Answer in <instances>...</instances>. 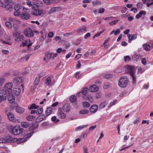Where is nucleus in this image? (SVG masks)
I'll use <instances>...</instances> for the list:
<instances>
[{
    "label": "nucleus",
    "instance_id": "nucleus-17",
    "mask_svg": "<svg viewBox=\"0 0 153 153\" xmlns=\"http://www.w3.org/2000/svg\"><path fill=\"white\" fill-rule=\"evenodd\" d=\"M61 10V8L59 7H52L49 10L48 13L51 14L60 11Z\"/></svg>",
    "mask_w": 153,
    "mask_h": 153
},
{
    "label": "nucleus",
    "instance_id": "nucleus-42",
    "mask_svg": "<svg viewBox=\"0 0 153 153\" xmlns=\"http://www.w3.org/2000/svg\"><path fill=\"white\" fill-rule=\"evenodd\" d=\"M87 126V125H82L76 127L75 129V131L80 130L83 128Z\"/></svg>",
    "mask_w": 153,
    "mask_h": 153
},
{
    "label": "nucleus",
    "instance_id": "nucleus-7",
    "mask_svg": "<svg viewBox=\"0 0 153 153\" xmlns=\"http://www.w3.org/2000/svg\"><path fill=\"white\" fill-rule=\"evenodd\" d=\"M24 85L23 84H21L20 85L16 86L13 88V93L16 95H19L22 91L24 90Z\"/></svg>",
    "mask_w": 153,
    "mask_h": 153
},
{
    "label": "nucleus",
    "instance_id": "nucleus-34",
    "mask_svg": "<svg viewBox=\"0 0 153 153\" xmlns=\"http://www.w3.org/2000/svg\"><path fill=\"white\" fill-rule=\"evenodd\" d=\"M108 102L107 101H104L101 103L99 105V108L102 109L105 108L108 104Z\"/></svg>",
    "mask_w": 153,
    "mask_h": 153
},
{
    "label": "nucleus",
    "instance_id": "nucleus-45",
    "mask_svg": "<svg viewBox=\"0 0 153 153\" xmlns=\"http://www.w3.org/2000/svg\"><path fill=\"white\" fill-rule=\"evenodd\" d=\"M143 46L144 50L146 51H148L150 50L151 47L149 45L144 44Z\"/></svg>",
    "mask_w": 153,
    "mask_h": 153
},
{
    "label": "nucleus",
    "instance_id": "nucleus-48",
    "mask_svg": "<svg viewBox=\"0 0 153 153\" xmlns=\"http://www.w3.org/2000/svg\"><path fill=\"white\" fill-rule=\"evenodd\" d=\"M13 4H11L9 5L4 8H5L7 11H11L13 10Z\"/></svg>",
    "mask_w": 153,
    "mask_h": 153
},
{
    "label": "nucleus",
    "instance_id": "nucleus-57",
    "mask_svg": "<svg viewBox=\"0 0 153 153\" xmlns=\"http://www.w3.org/2000/svg\"><path fill=\"white\" fill-rule=\"evenodd\" d=\"M20 33L18 31H14L13 33V36L14 37H17L20 35Z\"/></svg>",
    "mask_w": 153,
    "mask_h": 153
},
{
    "label": "nucleus",
    "instance_id": "nucleus-27",
    "mask_svg": "<svg viewBox=\"0 0 153 153\" xmlns=\"http://www.w3.org/2000/svg\"><path fill=\"white\" fill-rule=\"evenodd\" d=\"M57 115L60 118L62 119L65 118L66 116V114L65 113L59 109V112L57 113Z\"/></svg>",
    "mask_w": 153,
    "mask_h": 153
},
{
    "label": "nucleus",
    "instance_id": "nucleus-12",
    "mask_svg": "<svg viewBox=\"0 0 153 153\" xmlns=\"http://www.w3.org/2000/svg\"><path fill=\"white\" fill-rule=\"evenodd\" d=\"M7 98V96L5 92L3 91H0V103L6 100Z\"/></svg>",
    "mask_w": 153,
    "mask_h": 153
},
{
    "label": "nucleus",
    "instance_id": "nucleus-5",
    "mask_svg": "<svg viewBox=\"0 0 153 153\" xmlns=\"http://www.w3.org/2000/svg\"><path fill=\"white\" fill-rule=\"evenodd\" d=\"M129 82L128 78L125 76L121 77L118 82V85L121 88H125L128 85Z\"/></svg>",
    "mask_w": 153,
    "mask_h": 153
},
{
    "label": "nucleus",
    "instance_id": "nucleus-3",
    "mask_svg": "<svg viewBox=\"0 0 153 153\" xmlns=\"http://www.w3.org/2000/svg\"><path fill=\"white\" fill-rule=\"evenodd\" d=\"M23 131L20 125H16L14 126H11L10 129V132L12 134L17 135L21 134Z\"/></svg>",
    "mask_w": 153,
    "mask_h": 153
},
{
    "label": "nucleus",
    "instance_id": "nucleus-9",
    "mask_svg": "<svg viewBox=\"0 0 153 153\" xmlns=\"http://www.w3.org/2000/svg\"><path fill=\"white\" fill-rule=\"evenodd\" d=\"M4 143H12L16 142L15 138H14L13 136L10 135H7L4 138Z\"/></svg>",
    "mask_w": 153,
    "mask_h": 153
},
{
    "label": "nucleus",
    "instance_id": "nucleus-4",
    "mask_svg": "<svg viewBox=\"0 0 153 153\" xmlns=\"http://www.w3.org/2000/svg\"><path fill=\"white\" fill-rule=\"evenodd\" d=\"M126 68L125 70L127 71V74H129L132 77V83L134 84L136 82V78L134 74L136 72V70L134 68Z\"/></svg>",
    "mask_w": 153,
    "mask_h": 153
},
{
    "label": "nucleus",
    "instance_id": "nucleus-16",
    "mask_svg": "<svg viewBox=\"0 0 153 153\" xmlns=\"http://www.w3.org/2000/svg\"><path fill=\"white\" fill-rule=\"evenodd\" d=\"M21 24V22L19 20L13 19V26L14 28L16 30L18 29Z\"/></svg>",
    "mask_w": 153,
    "mask_h": 153
},
{
    "label": "nucleus",
    "instance_id": "nucleus-44",
    "mask_svg": "<svg viewBox=\"0 0 153 153\" xmlns=\"http://www.w3.org/2000/svg\"><path fill=\"white\" fill-rule=\"evenodd\" d=\"M43 109L42 108H40L36 110V114H42L43 112Z\"/></svg>",
    "mask_w": 153,
    "mask_h": 153
},
{
    "label": "nucleus",
    "instance_id": "nucleus-25",
    "mask_svg": "<svg viewBox=\"0 0 153 153\" xmlns=\"http://www.w3.org/2000/svg\"><path fill=\"white\" fill-rule=\"evenodd\" d=\"M98 109V106L97 105H94L91 107L90 109V111L91 113H95L97 111Z\"/></svg>",
    "mask_w": 153,
    "mask_h": 153
},
{
    "label": "nucleus",
    "instance_id": "nucleus-61",
    "mask_svg": "<svg viewBox=\"0 0 153 153\" xmlns=\"http://www.w3.org/2000/svg\"><path fill=\"white\" fill-rule=\"evenodd\" d=\"M113 76V75L111 74H106L105 76V78L108 79L112 78Z\"/></svg>",
    "mask_w": 153,
    "mask_h": 153
},
{
    "label": "nucleus",
    "instance_id": "nucleus-50",
    "mask_svg": "<svg viewBox=\"0 0 153 153\" xmlns=\"http://www.w3.org/2000/svg\"><path fill=\"white\" fill-rule=\"evenodd\" d=\"M88 89V88L87 87L83 88L82 91H81V93L83 95H85L87 93Z\"/></svg>",
    "mask_w": 153,
    "mask_h": 153
},
{
    "label": "nucleus",
    "instance_id": "nucleus-40",
    "mask_svg": "<svg viewBox=\"0 0 153 153\" xmlns=\"http://www.w3.org/2000/svg\"><path fill=\"white\" fill-rule=\"evenodd\" d=\"M39 108V106L36 105L35 104L33 103L31 105L29 106L28 107V108L29 109H37Z\"/></svg>",
    "mask_w": 153,
    "mask_h": 153
},
{
    "label": "nucleus",
    "instance_id": "nucleus-43",
    "mask_svg": "<svg viewBox=\"0 0 153 153\" xmlns=\"http://www.w3.org/2000/svg\"><path fill=\"white\" fill-rule=\"evenodd\" d=\"M70 100L71 102H74L76 100V97L74 95H72L70 98Z\"/></svg>",
    "mask_w": 153,
    "mask_h": 153
},
{
    "label": "nucleus",
    "instance_id": "nucleus-56",
    "mask_svg": "<svg viewBox=\"0 0 153 153\" xmlns=\"http://www.w3.org/2000/svg\"><path fill=\"white\" fill-rule=\"evenodd\" d=\"M82 105L84 107L88 108L90 106V104L87 102H84L82 103Z\"/></svg>",
    "mask_w": 153,
    "mask_h": 153
},
{
    "label": "nucleus",
    "instance_id": "nucleus-11",
    "mask_svg": "<svg viewBox=\"0 0 153 153\" xmlns=\"http://www.w3.org/2000/svg\"><path fill=\"white\" fill-rule=\"evenodd\" d=\"M33 44V42L30 39H28L22 42L20 45V46L24 47L26 46L28 48H29Z\"/></svg>",
    "mask_w": 153,
    "mask_h": 153
},
{
    "label": "nucleus",
    "instance_id": "nucleus-2",
    "mask_svg": "<svg viewBox=\"0 0 153 153\" xmlns=\"http://www.w3.org/2000/svg\"><path fill=\"white\" fill-rule=\"evenodd\" d=\"M36 5L33 4L32 9L33 10L31 12V14L35 16H43L46 14V12L41 9H39Z\"/></svg>",
    "mask_w": 153,
    "mask_h": 153
},
{
    "label": "nucleus",
    "instance_id": "nucleus-64",
    "mask_svg": "<svg viewBox=\"0 0 153 153\" xmlns=\"http://www.w3.org/2000/svg\"><path fill=\"white\" fill-rule=\"evenodd\" d=\"M143 5V4L141 2H139L137 4V8L140 9H142Z\"/></svg>",
    "mask_w": 153,
    "mask_h": 153
},
{
    "label": "nucleus",
    "instance_id": "nucleus-19",
    "mask_svg": "<svg viewBox=\"0 0 153 153\" xmlns=\"http://www.w3.org/2000/svg\"><path fill=\"white\" fill-rule=\"evenodd\" d=\"M8 118L9 120L13 123H16L17 120L14 114L12 113L8 114L7 115Z\"/></svg>",
    "mask_w": 153,
    "mask_h": 153
},
{
    "label": "nucleus",
    "instance_id": "nucleus-51",
    "mask_svg": "<svg viewBox=\"0 0 153 153\" xmlns=\"http://www.w3.org/2000/svg\"><path fill=\"white\" fill-rule=\"evenodd\" d=\"M117 102V100H114L112 102H111L108 105V107H111L112 106L115 105Z\"/></svg>",
    "mask_w": 153,
    "mask_h": 153
},
{
    "label": "nucleus",
    "instance_id": "nucleus-49",
    "mask_svg": "<svg viewBox=\"0 0 153 153\" xmlns=\"http://www.w3.org/2000/svg\"><path fill=\"white\" fill-rule=\"evenodd\" d=\"M144 68H138L137 73L139 74L143 73L146 70Z\"/></svg>",
    "mask_w": 153,
    "mask_h": 153
},
{
    "label": "nucleus",
    "instance_id": "nucleus-22",
    "mask_svg": "<svg viewBox=\"0 0 153 153\" xmlns=\"http://www.w3.org/2000/svg\"><path fill=\"white\" fill-rule=\"evenodd\" d=\"M87 31V28L85 26H83L78 28L77 30V32L79 33H85Z\"/></svg>",
    "mask_w": 153,
    "mask_h": 153
},
{
    "label": "nucleus",
    "instance_id": "nucleus-13",
    "mask_svg": "<svg viewBox=\"0 0 153 153\" xmlns=\"http://www.w3.org/2000/svg\"><path fill=\"white\" fill-rule=\"evenodd\" d=\"M13 19L11 17L8 18V21H6L5 22V26L8 29H11L12 27V25L11 22L13 23Z\"/></svg>",
    "mask_w": 153,
    "mask_h": 153
},
{
    "label": "nucleus",
    "instance_id": "nucleus-38",
    "mask_svg": "<svg viewBox=\"0 0 153 153\" xmlns=\"http://www.w3.org/2000/svg\"><path fill=\"white\" fill-rule=\"evenodd\" d=\"M16 111L17 113L21 114L24 112L25 109L22 108L17 106V108H16Z\"/></svg>",
    "mask_w": 153,
    "mask_h": 153
},
{
    "label": "nucleus",
    "instance_id": "nucleus-60",
    "mask_svg": "<svg viewBox=\"0 0 153 153\" xmlns=\"http://www.w3.org/2000/svg\"><path fill=\"white\" fill-rule=\"evenodd\" d=\"M93 4L95 6L99 5L101 4L100 1L98 0L94 1L93 2Z\"/></svg>",
    "mask_w": 153,
    "mask_h": 153
},
{
    "label": "nucleus",
    "instance_id": "nucleus-15",
    "mask_svg": "<svg viewBox=\"0 0 153 153\" xmlns=\"http://www.w3.org/2000/svg\"><path fill=\"white\" fill-rule=\"evenodd\" d=\"M23 81V78L22 76H17L15 77L13 80L14 83L19 84Z\"/></svg>",
    "mask_w": 153,
    "mask_h": 153
},
{
    "label": "nucleus",
    "instance_id": "nucleus-41",
    "mask_svg": "<svg viewBox=\"0 0 153 153\" xmlns=\"http://www.w3.org/2000/svg\"><path fill=\"white\" fill-rule=\"evenodd\" d=\"M51 78L50 77H47L45 80V83L49 86H51L52 85L51 83Z\"/></svg>",
    "mask_w": 153,
    "mask_h": 153
},
{
    "label": "nucleus",
    "instance_id": "nucleus-59",
    "mask_svg": "<svg viewBox=\"0 0 153 153\" xmlns=\"http://www.w3.org/2000/svg\"><path fill=\"white\" fill-rule=\"evenodd\" d=\"M52 120L54 123H56L59 121V120L57 119L56 117L55 116L51 118Z\"/></svg>",
    "mask_w": 153,
    "mask_h": 153
},
{
    "label": "nucleus",
    "instance_id": "nucleus-52",
    "mask_svg": "<svg viewBox=\"0 0 153 153\" xmlns=\"http://www.w3.org/2000/svg\"><path fill=\"white\" fill-rule=\"evenodd\" d=\"M85 100H88L90 102H93L94 100L92 96L91 95H88L86 98H85Z\"/></svg>",
    "mask_w": 153,
    "mask_h": 153
},
{
    "label": "nucleus",
    "instance_id": "nucleus-33",
    "mask_svg": "<svg viewBox=\"0 0 153 153\" xmlns=\"http://www.w3.org/2000/svg\"><path fill=\"white\" fill-rule=\"evenodd\" d=\"M4 4L5 6L3 7H5L9 5L13 4V2L12 0H4Z\"/></svg>",
    "mask_w": 153,
    "mask_h": 153
},
{
    "label": "nucleus",
    "instance_id": "nucleus-53",
    "mask_svg": "<svg viewBox=\"0 0 153 153\" xmlns=\"http://www.w3.org/2000/svg\"><path fill=\"white\" fill-rule=\"evenodd\" d=\"M131 60V57L128 56H127L124 57V60L126 62H128Z\"/></svg>",
    "mask_w": 153,
    "mask_h": 153
},
{
    "label": "nucleus",
    "instance_id": "nucleus-18",
    "mask_svg": "<svg viewBox=\"0 0 153 153\" xmlns=\"http://www.w3.org/2000/svg\"><path fill=\"white\" fill-rule=\"evenodd\" d=\"M126 68H116L114 70V72L116 74L120 73L124 71L125 73L127 74L126 71L125 70Z\"/></svg>",
    "mask_w": 153,
    "mask_h": 153
},
{
    "label": "nucleus",
    "instance_id": "nucleus-28",
    "mask_svg": "<svg viewBox=\"0 0 153 153\" xmlns=\"http://www.w3.org/2000/svg\"><path fill=\"white\" fill-rule=\"evenodd\" d=\"M63 109L66 112H69L71 110V107L68 103H65L63 106Z\"/></svg>",
    "mask_w": 153,
    "mask_h": 153
},
{
    "label": "nucleus",
    "instance_id": "nucleus-30",
    "mask_svg": "<svg viewBox=\"0 0 153 153\" xmlns=\"http://www.w3.org/2000/svg\"><path fill=\"white\" fill-rule=\"evenodd\" d=\"M24 36L23 35H20L16 37L15 39V41L19 42L22 41L24 40Z\"/></svg>",
    "mask_w": 153,
    "mask_h": 153
},
{
    "label": "nucleus",
    "instance_id": "nucleus-8",
    "mask_svg": "<svg viewBox=\"0 0 153 153\" xmlns=\"http://www.w3.org/2000/svg\"><path fill=\"white\" fill-rule=\"evenodd\" d=\"M22 5L19 4H16L14 7V9L15 12L14 13V15L15 16H20L21 15V10L22 9Z\"/></svg>",
    "mask_w": 153,
    "mask_h": 153
},
{
    "label": "nucleus",
    "instance_id": "nucleus-37",
    "mask_svg": "<svg viewBox=\"0 0 153 153\" xmlns=\"http://www.w3.org/2000/svg\"><path fill=\"white\" fill-rule=\"evenodd\" d=\"M22 127L25 128H27L30 126L29 123L26 122H22L21 123Z\"/></svg>",
    "mask_w": 153,
    "mask_h": 153
},
{
    "label": "nucleus",
    "instance_id": "nucleus-10",
    "mask_svg": "<svg viewBox=\"0 0 153 153\" xmlns=\"http://www.w3.org/2000/svg\"><path fill=\"white\" fill-rule=\"evenodd\" d=\"M24 34L27 37H32L34 35V32L30 28L26 29L24 31Z\"/></svg>",
    "mask_w": 153,
    "mask_h": 153
},
{
    "label": "nucleus",
    "instance_id": "nucleus-31",
    "mask_svg": "<svg viewBox=\"0 0 153 153\" xmlns=\"http://www.w3.org/2000/svg\"><path fill=\"white\" fill-rule=\"evenodd\" d=\"M53 111V109L52 108L50 107H49L45 111V114H46V115L47 116H49V115L51 114L52 113Z\"/></svg>",
    "mask_w": 153,
    "mask_h": 153
},
{
    "label": "nucleus",
    "instance_id": "nucleus-23",
    "mask_svg": "<svg viewBox=\"0 0 153 153\" xmlns=\"http://www.w3.org/2000/svg\"><path fill=\"white\" fill-rule=\"evenodd\" d=\"M5 128V123L0 122V134H2L4 132Z\"/></svg>",
    "mask_w": 153,
    "mask_h": 153
},
{
    "label": "nucleus",
    "instance_id": "nucleus-35",
    "mask_svg": "<svg viewBox=\"0 0 153 153\" xmlns=\"http://www.w3.org/2000/svg\"><path fill=\"white\" fill-rule=\"evenodd\" d=\"M110 38L109 37H107L104 41L103 45L104 46V48L106 49L108 46V45L107 44V43L110 40Z\"/></svg>",
    "mask_w": 153,
    "mask_h": 153
},
{
    "label": "nucleus",
    "instance_id": "nucleus-29",
    "mask_svg": "<svg viewBox=\"0 0 153 153\" xmlns=\"http://www.w3.org/2000/svg\"><path fill=\"white\" fill-rule=\"evenodd\" d=\"M46 116L44 114H43L39 116L36 119V122H39L43 120L45 118Z\"/></svg>",
    "mask_w": 153,
    "mask_h": 153
},
{
    "label": "nucleus",
    "instance_id": "nucleus-6",
    "mask_svg": "<svg viewBox=\"0 0 153 153\" xmlns=\"http://www.w3.org/2000/svg\"><path fill=\"white\" fill-rule=\"evenodd\" d=\"M33 133L31 132L25 135L23 138H20L19 139L16 138V142L18 144H21L26 142L27 139L30 138L33 134Z\"/></svg>",
    "mask_w": 153,
    "mask_h": 153
},
{
    "label": "nucleus",
    "instance_id": "nucleus-55",
    "mask_svg": "<svg viewBox=\"0 0 153 153\" xmlns=\"http://www.w3.org/2000/svg\"><path fill=\"white\" fill-rule=\"evenodd\" d=\"M110 85L109 83L108 82L105 83L103 86V88L104 89H107L110 88Z\"/></svg>",
    "mask_w": 153,
    "mask_h": 153
},
{
    "label": "nucleus",
    "instance_id": "nucleus-54",
    "mask_svg": "<svg viewBox=\"0 0 153 153\" xmlns=\"http://www.w3.org/2000/svg\"><path fill=\"white\" fill-rule=\"evenodd\" d=\"M88 111L87 110H81L79 111V113L81 114H85L88 113Z\"/></svg>",
    "mask_w": 153,
    "mask_h": 153
},
{
    "label": "nucleus",
    "instance_id": "nucleus-46",
    "mask_svg": "<svg viewBox=\"0 0 153 153\" xmlns=\"http://www.w3.org/2000/svg\"><path fill=\"white\" fill-rule=\"evenodd\" d=\"M35 117L30 115L27 116L26 117V119L28 120L32 121L35 120Z\"/></svg>",
    "mask_w": 153,
    "mask_h": 153
},
{
    "label": "nucleus",
    "instance_id": "nucleus-24",
    "mask_svg": "<svg viewBox=\"0 0 153 153\" xmlns=\"http://www.w3.org/2000/svg\"><path fill=\"white\" fill-rule=\"evenodd\" d=\"M52 54L51 53H47L45 54L43 59V60L45 62H48L51 59Z\"/></svg>",
    "mask_w": 153,
    "mask_h": 153
},
{
    "label": "nucleus",
    "instance_id": "nucleus-36",
    "mask_svg": "<svg viewBox=\"0 0 153 153\" xmlns=\"http://www.w3.org/2000/svg\"><path fill=\"white\" fill-rule=\"evenodd\" d=\"M41 77V76L39 74L38 75L35 79L33 84L34 85H38L39 84Z\"/></svg>",
    "mask_w": 153,
    "mask_h": 153
},
{
    "label": "nucleus",
    "instance_id": "nucleus-20",
    "mask_svg": "<svg viewBox=\"0 0 153 153\" xmlns=\"http://www.w3.org/2000/svg\"><path fill=\"white\" fill-rule=\"evenodd\" d=\"M20 16L21 18L25 19H28L30 17V14L27 12L22 13Z\"/></svg>",
    "mask_w": 153,
    "mask_h": 153
},
{
    "label": "nucleus",
    "instance_id": "nucleus-39",
    "mask_svg": "<svg viewBox=\"0 0 153 153\" xmlns=\"http://www.w3.org/2000/svg\"><path fill=\"white\" fill-rule=\"evenodd\" d=\"M9 102L11 104L10 105V106L12 109H16V108H17V106H18L17 104L15 102V101L12 102Z\"/></svg>",
    "mask_w": 153,
    "mask_h": 153
},
{
    "label": "nucleus",
    "instance_id": "nucleus-47",
    "mask_svg": "<svg viewBox=\"0 0 153 153\" xmlns=\"http://www.w3.org/2000/svg\"><path fill=\"white\" fill-rule=\"evenodd\" d=\"M5 80V79L4 77H0V88L3 86Z\"/></svg>",
    "mask_w": 153,
    "mask_h": 153
},
{
    "label": "nucleus",
    "instance_id": "nucleus-21",
    "mask_svg": "<svg viewBox=\"0 0 153 153\" xmlns=\"http://www.w3.org/2000/svg\"><path fill=\"white\" fill-rule=\"evenodd\" d=\"M98 90V87L94 85H93L90 86L89 88V90L91 92H95Z\"/></svg>",
    "mask_w": 153,
    "mask_h": 153
},
{
    "label": "nucleus",
    "instance_id": "nucleus-62",
    "mask_svg": "<svg viewBox=\"0 0 153 153\" xmlns=\"http://www.w3.org/2000/svg\"><path fill=\"white\" fill-rule=\"evenodd\" d=\"M26 4L29 7H32L33 6V4H32L31 1L30 0H27Z\"/></svg>",
    "mask_w": 153,
    "mask_h": 153
},
{
    "label": "nucleus",
    "instance_id": "nucleus-32",
    "mask_svg": "<svg viewBox=\"0 0 153 153\" xmlns=\"http://www.w3.org/2000/svg\"><path fill=\"white\" fill-rule=\"evenodd\" d=\"M146 14V12L143 10H141L139 13L137 14L135 16V17L137 19H138L141 17L143 15H145Z\"/></svg>",
    "mask_w": 153,
    "mask_h": 153
},
{
    "label": "nucleus",
    "instance_id": "nucleus-1",
    "mask_svg": "<svg viewBox=\"0 0 153 153\" xmlns=\"http://www.w3.org/2000/svg\"><path fill=\"white\" fill-rule=\"evenodd\" d=\"M13 86V84L12 82H8L4 85V89H0V91H3L5 92L7 96L8 100L10 102H12L15 101V97L12 92Z\"/></svg>",
    "mask_w": 153,
    "mask_h": 153
},
{
    "label": "nucleus",
    "instance_id": "nucleus-26",
    "mask_svg": "<svg viewBox=\"0 0 153 153\" xmlns=\"http://www.w3.org/2000/svg\"><path fill=\"white\" fill-rule=\"evenodd\" d=\"M127 36L128 39V42L129 43H131L132 40L135 39L137 37V35L135 34H133V35L128 34Z\"/></svg>",
    "mask_w": 153,
    "mask_h": 153
},
{
    "label": "nucleus",
    "instance_id": "nucleus-63",
    "mask_svg": "<svg viewBox=\"0 0 153 153\" xmlns=\"http://www.w3.org/2000/svg\"><path fill=\"white\" fill-rule=\"evenodd\" d=\"M10 109L9 108H6L5 109V114L7 115L8 114L11 113V112H10Z\"/></svg>",
    "mask_w": 153,
    "mask_h": 153
},
{
    "label": "nucleus",
    "instance_id": "nucleus-14",
    "mask_svg": "<svg viewBox=\"0 0 153 153\" xmlns=\"http://www.w3.org/2000/svg\"><path fill=\"white\" fill-rule=\"evenodd\" d=\"M0 37L4 38L7 40H10V36L7 34L4 30H1L0 31Z\"/></svg>",
    "mask_w": 153,
    "mask_h": 153
},
{
    "label": "nucleus",
    "instance_id": "nucleus-58",
    "mask_svg": "<svg viewBox=\"0 0 153 153\" xmlns=\"http://www.w3.org/2000/svg\"><path fill=\"white\" fill-rule=\"evenodd\" d=\"M33 4H35L37 5V6L39 7H41L42 5V3L40 1H38L36 3H33Z\"/></svg>",
    "mask_w": 153,
    "mask_h": 153
}]
</instances>
